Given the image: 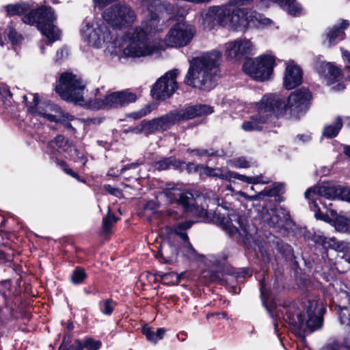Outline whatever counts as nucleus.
I'll list each match as a JSON object with an SVG mask.
<instances>
[{
	"label": "nucleus",
	"instance_id": "obj_1",
	"mask_svg": "<svg viewBox=\"0 0 350 350\" xmlns=\"http://www.w3.org/2000/svg\"><path fill=\"white\" fill-rule=\"evenodd\" d=\"M85 88V84L81 77L71 72H64L59 77L55 90L63 100L79 105H87L92 109L122 107L134 103L137 98L135 93L123 90L111 92L104 98H96L85 103L83 99Z\"/></svg>",
	"mask_w": 350,
	"mask_h": 350
},
{
	"label": "nucleus",
	"instance_id": "obj_2",
	"mask_svg": "<svg viewBox=\"0 0 350 350\" xmlns=\"http://www.w3.org/2000/svg\"><path fill=\"white\" fill-rule=\"evenodd\" d=\"M160 198H165L168 203L177 202L186 211L204 218L208 222L217 223L230 235L238 233L240 236H245L247 240L249 239L243 217L235 213L228 215V217L221 216V214L211 212L204 207L196 206L195 204L200 202L202 198L199 197L197 200L193 199L191 193L185 192L178 185L167 184Z\"/></svg>",
	"mask_w": 350,
	"mask_h": 350
},
{
	"label": "nucleus",
	"instance_id": "obj_3",
	"mask_svg": "<svg viewBox=\"0 0 350 350\" xmlns=\"http://www.w3.org/2000/svg\"><path fill=\"white\" fill-rule=\"evenodd\" d=\"M33 4L27 2H21L8 4L4 7L8 16L22 15V21L29 25H35L46 37L50 42L59 40L60 37L59 29L53 25L56 16L51 8L45 5L33 9Z\"/></svg>",
	"mask_w": 350,
	"mask_h": 350
},
{
	"label": "nucleus",
	"instance_id": "obj_4",
	"mask_svg": "<svg viewBox=\"0 0 350 350\" xmlns=\"http://www.w3.org/2000/svg\"><path fill=\"white\" fill-rule=\"evenodd\" d=\"M221 59L219 51L212 50L193 57L185 77V83L194 88L209 90L215 85L213 70Z\"/></svg>",
	"mask_w": 350,
	"mask_h": 350
},
{
	"label": "nucleus",
	"instance_id": "obj_5",
	"mask_svg": "<svg viewBox=\"0 0 350 350\" xmlns=\"http://www.w3.org/2000/svg\"><path fill=\"white\" fill-rule=\"evenodd\" d=\"M325 308L319 299H309L299 308L291 306L286 309L284 321L288 322L291 329L300 333L306 328L312 331L320 329L323 325Z\"/></svg>",
	"mask_w": 350,
	"mask_h": 350
},
{
	"label": "nucleus",
	"instance_id": "obj_6",
	"mask_svg": "<svg viewBox=\"0 0 350 350\" xmlns=\"http://www.w3.org/2000/svg\"><path fill=\"white\" fill-rule=\"evenodd\" d=\"M140 8L147 11L148 14L142 21L139 26L135 27V30L146 37L154 36L163 31L166 27L165 19L163 18V12L174 14V5L161 0H138Z\"/></svg>",
	"mask_w": 350,
	"mask_h": 350
},
{
	"label": "nucleus",
	"instance_id": "obj_7",
	"mask_svg": "<svg viewBox=\"0 0 350 350\" xmlns=\"http://www.w3.org/2000/svg\"><path fill=\"white\" fill-rule=\"evenodd\" d=\"M23 101L27 104L29 111L37 116H41L50 122H58L74 133V126H77L81 121L74 116L62 111L57 105L50 102L40 103L38 95L29 94L23 96Z\"/></svg>",
	"mask_w": 350,
	"mask_h": 350
},
{
	"label": "nucleus",
	"instance_id": "obj_8",
	"mask_svg": "<svg viewBox=\"0 0 350 350\" xmlns=\"http://www.w3.org/2000/svg\"><path fill=\"white\" fill-rule=\"evenodd\" d=\"M267 95L270 98V103L273 105L276 111V116L286 110H289L292 114L298 116L308 110L312 99L311 93L306 88L294 91L287 100L275 94Z\"/></svg>",
	"mask_w": 350,
	"mask_h": 350
},
{
	"label": "nucleus",
	"instance_id": "obj_9",
	"mask_svg": "<svg viewBox=\"0 0 350 350\" xmlns=\"http://www.w3.org/2000/svg\"><path fill=\"white\" fill-rule=\"evenodd\" d=\"M123 54L128 57L141 58L150 56L159 51L156 43L137 31L134 29L128 31L124 36Z\"/></svg>",
	"mask_w": 350,
	"mask_h": 350
},
{
	"label": "nucleus",
	"instance_id": "obj_10",
	"mask_svg": "<svg viewBox=\"0 0 350 350\" xmlns=\"http://www.w3.org/2000/svg\"><path fill=\"white\" fill-rule=\"evenodd\" d=\"M102 18L112 28L120 30L135 23L137 14L131 5L118 3L105 9Z\"/></svg>",
	"mask_w": 350,
	"mask_h": 350
},
{
	"label": "nucleus",
	"instance_id": "obj_11",
	"mask_svg": "<svg viewBox=\"0 0 350 350\" xmlns=\"http://www.w3.org/2000/svg\"><path fill=\"white\" fill-rule=\"evenodd\" d=\"M105 23L103 19L85 21L80 30L81 39L92 47H103L112 40L111 31Z\"/></svg>",
	"mask_w": 350,
	"mask_h": 350
},
{
	"label": "nucleus",
	"instance_id": "obj_12",
	"mask_svg": "<svg viewBox=\"0 0 350 350\" xmlns=\"http://www.w3.org/2000/svg\"><path fill=\"white\" fill-rule=\"evenodd\" d=\"M306 198L312 200V206L318 208V201L326 206L321 201L324 198L327 200H334L337 198L350 202V187L340 188L328 183L318 185L314 187L308 189L305 193Z\"/></svg>",
	"mask_w": 350,
	"mask_h": 350
},
{
	"label": "nucleus",
	"instance_id": "obj_13",
	"mask_svg": "<svg viewBox=\"0 0 350 350\" xmlns=\"http://www.w3.org/2000/svg\"><path fill=\"white\" fill-rule=\"evenodd\" d=\"M196 34L195 27L187 21L174 24L163 39V44L170 48H180L189 44Z\"/></svg>",
	"mask_w": 350,
	"mask_h": 350
},
{
	"label": "nucleus",
	"instance_id": "obj_14",
	"mask_svg": "<svg viewBox=\"0 0 350 350\" xmlns=\"http://www.w3.org/2000/svg\"><path fill=\"white\" fill-rule=\"evenodd\" d=\"M274 66L275 57L271 55L264 54L246 61L243 66V69L252 78L264 81L269 79Z\"/></svg>",
	"mask_w": 350,
	"mask_h": 350
},
{
	"label": "nucleus",
	"instance_id": "obj_15",
	"mask_svg": "<svg viewBox=\"0 0 350 350\" xmlns=\"http://www.w3.org/2000/svg\"><path fill=\"white\" fill-rule=\"evenodd\" d=\"M270 101L268 95L262 97L256 105L257 113L251 116L248 120L243 122L241 127L243 131L246 132L260 131L273 114L276 116V111Z\"/></svg>",
	"mask_w": 350,
	"mask_h": 350
},
{
	"label": "nucleus",
	"instance_id": "obj_16",
	"mask_svg": "<svg viewBox=\"0 0 350 350\" xmlns=\"http://www.w3.org/2000/svg\"><path fill=\"white\" fill-rule=\"evenodd\" d=\"M178 72L177 69H174L159 78L151 90L152 96L157 99H165L172 96L178 88Z\"/></svg>",
	"mask_w": 350,
	"mask_h": 350
},
{
	"label": "nucleus",
	"instance_id": "obj_17",
	"mask_svg": "<svg viewBox=\"0 0 350 350\" xmlns=\"http://www.w3.org/2000/svg\"><path fill=\"white\" fill-rule=\"evenodd\" d=\"M200 169L204 170V172L206 174V176L213 177V178H219L222 180H226L230 181L232 178L238 179L241 181L252 184H266L269 183V180L265 179L262 175L255 176H247L245 175L239 174L235 172L230 171V170H224L223 168L220 167H205L200 166L199 167Z\"/></svg>",
	"mask_w": 350,
	"mask_h": 350
},
{
	"label": "nucleus",
	"instance_id": "obj_18",
	"mask_svg": "<svg viewBox=\"0 0 350 350\" xmlns=\"http://www.w3.org/2000/svg\"><path fill=\"white\" fill-rule=\"evenodd\" d=\"M225 54L230 59L240 60L253 55L255 46L246 38H239L225 44Z\"/></svg>",
	"mask_w": 350,
	"mask_h": 350
},
{
	"label": "nucleus",
	"instance_id": "obj_19",
	"mask_svg": "<svg viewBox=\"0 0 350 350\" xmlns=\"http://www.w3.org/2000/svg\"><path fill=\"white\" fill-rule=\"evenodd\" d=\"M48 151L50 154H54L55 152L67 153L74 160H80L83 165L86 159L83 153L75 148L72 144L64 136L59 135L48 144Z\"/></svg>",
	"mask_w": 350,
	"mask_h": 350
},
{
	"label": "nucleus",
	"instance_id": "obj_20",
	"mask_svg": "<svg viewBox=\"0 0 350 350\" xmlns=\"http://www.w3.org/2000/svg\"><path fill=\"white\" fill-rule=\"evenodd\" d=\"M193 224V221H185L176 224L173 226L174 234L179 236L183 241L181 252L184 256L191 260L198 258V254L195 249L189 241V238L185 230L189 228Z\"/></svg>",
	"mask_w": 350,
	"mask_h": 350
},
{
	"label": "nucleus",
	"instance_id": "obj_21",
	"mask_svg": "<svg viewBox=\"0 0 350 350\" xmlns=\"http://www.w3.org/2000/svg\"><path fill=\"white\" fill-rule=\"evenodd\" d=\"M285 65L283 85L286 90H292L302 83L303 72L300 66L293 60L286 62Z\"/></svg>",
	"mask_w": 350,
	"mask_h": 350
},
{
	"label": "nucleus",
	"instance_id": "obj_22",
	"mask_svg": "<svg viewBox=\"0 0 350 350\" xmlns=\"http://www.w3.org/2000/svg\"><path fill=\"white\" fill-rule=\"evenodd\" d=\"M177 122L175 113L172 111L160 118L146 122L139 130L145 131L148 134L158 131H165Z\"/></svg>",
	"mask_w": 350,
	"mask_h": 350
},
{
	"label": "nucleus",
	"instance_id": "obj_23",
	"mask_svg": "<svg viewBox=\"0 0 350 350\" xmlns=\"http://www.w3.org/2000/svg\"><path fill=\"white\" fill-rule=\"evenodd\" d=\"M174 112L178 122L211 114L213 112V108L210 105L200 104L187 106L181 109L175 110Z\"/></svg>",
	"mask_w": 350,
	"mask_h": 350
},
{
	"label": "nucleus",
	"instance_id": "obj_24",
	"mask_svg": "<svg viewBox=\"0 0 350 350\" xmlns=\"http://www.w3.org/2000/svg\"><path fill=\"white\" fill-rule=\"evenodd\" d=\"M316 70L319 77L329 85L339 81L342 79L340 69L329 62H321L317 63Z\"/></svg>",
	"mask_w": 350,
	"mask_h": 350
},
{
	"label": "nucleus",
	"instance_id": "obj_25",
	"mask_svg": "<svg viewBox=\"0 0 350 350\" xmlns=\"http://www.w3.org/2000/svg\"><path fill=\"white\" fill-rule=\"evenodd\" d=\"M245 20L246 22V28L248 27L262 28L269 26L272 23V21L269 18L265 17L261 14L254 10L247 9H245Z\"/></svg>",
	"mask_w": 350,
	"mask_h": 350
},
{
	"label": "nucleus",
	"instance_id": "obj_26",
	"mask_svg": "<svg viewBox=\"0 0 350 350\" xmlns=\"http://www.w3.org/2000/svg\"><path fill=\"white\" fill-rule=\"evenodd\" d=\"M284 187V184L282 183H275L273 185L272 188H265L256 195L249 196L241 191H237V194L247 200H254L260 199L263 196H275L283 190Z\"/></svg>",
	"mask_w": 350,
	"mask_h": 350
},
{
	"label": "nucleus",
	"instance_id": "obj_27",
	"mask_svg": "<svg viewBox=\"0 0 350 350\" xmlns=\"http://www.w3.org/2000/svg\"><path fill=\"white\" fill-rule=\"evenodd\" d=\"M347 21H342L340 26L334 25L327 29L326 37L329 45L334 44L344 38V29L349 27Z\"/></svg>",
	"mask_w": 350,
	"mask_h": 350
},
{
	"label": "nucleus",
	"instance_id": "obj_28",
	"mask_svg": "<svg viewBox=\"0 0 350 350\" xmlns=\"http://www.w3.org/2000/svg\"><path fill=\"white\" fill-rule=\"evenodd\" d=\"M245 14V9H233L228 29L233 31H245L246 29Z\"/></svg>",
	"mask_w": 350,
	"mask_h": 350
},
{
	"label": "nucleus",
	"instance_id": "obj_29",
	"mask_svg": "<svg viewBox=\"0 0 350 350\" xmlns=\"http://www.w3.org/2000/svg\"><path fill=\"white\" fill-rule=\"evenodd\" d=\"M278 3L283 10L293 16H299L302 12L301 6L294 0H271Z\"/></svg>",
	"mask_w": 350,
	"mask_h": 350
},
{
	"label": "nucleus",
	"instance_id": "obj_30",
	"mask_svg": "<svg viewBox=\"0 0 350 350\" xmlns=\"http://www.w3.org/2000/svg\"><path fill=\"white\" fill-rule=\"evenodd\" d=\"M219 7H213L203 14V25L206 29H211L219 24Z\"/></svg>",
	"mask_w": 350,
	"mask_h": 350
},
{
	"label": "nucleus",
	"instance_id": "obj_31",
	"mask_svg": "<svg viewBox=\"0 0 350 350\" xmlns=\"http://www.w3.org/2000/svg\"><path fill=\"white\" fill-rule=\"evenodd\" d=\"M142 332L149 342L156 344L164 337L166 331L164 328L161 327L158 328L156 332H154L148 325H145L142 327Z\"/></svg>",
	"mask_w": 350,
	"mask_h": 350
},
{
	"label": "nucleus",
	"instance_id": "obj_32",
	"mask_svg": "<svg viewBox=\"0 0 350 350\" xmlns=\"http://www.w3.org/2000/svg\"><path fill=\"white\" fill-rule=\"evenodd\" d=\"M228 256L226 252H222L219 255L208 254L205 256H201V260L208 266H219L224 262Z\"/></svg>",
	"mask_w": 350,
	"mask_h": 350
},
{
	"label": "nucleus",
	"instance_id": "obj_33",
	"mask_svg": "<svg viewBox=\"0 0 350 350\" xmlns=\"http://www.w3.org/2000/svg\"><path fill=\"white\" fill-rule=\"evenodd\" d=\"M342 126V121L340 117H337L334 123L325 126L323 135L328 138L336 137Z\"/></svg>",
	"mask_w": 350,
	"mask_h": 350
},
{
	"label": "nucleus",
	"instance_id": "obj_34",
	"mask_svg": "<svg viewBox=\"0 0 350 350\" xmlns=\"http://www.w3.org/2000/svg\"><path fill=\"white\" fill-rule=\"evenodd\" d=\"M183 273L177 274L174 272L163 273L159 272L157 275L161 278L162 282L167 285H176L179 283Z\"/></svg>",
	"mask_w": 350,
	"mask_h": 350
},
{
	"label": "nucleus",
	"instance_id": "obj_35",
	"mask_svg": "<svg viewBox=\"0 0 350 350\" xmlns=\"http://www.w3.org/2000/svg\"><path fill=\"white\" fill-rule=\"evenodd\" d=\"M233 14V9L227 7H219V25L228 28L230 19Z\"/></svg>",
	"mask_w": 350,
	"mask_h": 350
},
{
	"label": "nucleus",
	"instance_id": "obj_36",
	"mask_svg": "<svg viewBox=\"0 0 350 350\" xmlns=\"http://www.w3.org/2000/svg\"><path fill=\"white\" fill-rule=\"evenodd\" d=\"M329 246L338 253L350 252V243L343 241H338L335 238H330L329 240Z\"/></svg>",
	"mask_w": 350,
	"mask_h": 350
},
{
	"label": "nucleus",
	"instance_id": "obj_37",
	"mask_svg": "<svg viewBox=\"0 0 350 350\" xmlns=\"http://www.w3.org/2000/svg\"><path fill=\"white\" fill-rule=\"evenodd\" d=\"M260 297H261L262 302L263 305L267 308V310H268L269 312L271 314V315L272 317H273L275 315L274 312L272 310V309L268 308L267 301H268V299L269 297V293L265 286V280H263L262 281H260ZM275 317L278 319H280V315L279 314H276Z\"/></svg>",
	"mask_w": 350,
	"mask_h": 350
},
{
	"label": "nucleus",
	"instance_id": "obj_38",
	"mask_svg": "<svg viewBox=\"0 0 350 350\" xmlns=\"http://www.w3.org/2000/svg\"><path fill=\"white\" fill-rule=\"evenodd\" d=\"M228 165L232 167L235 168H248L252 166V163L244 157H239L229 160Z\"/></svg>",
	"mask_w": 350,
	"mask_h": 350
},
{
	"label": "nucleus",
	"instance_id": "obj_39",
	"mask_svg": "<svg viewBox=\"0 0 350 350\" xmlns=\"http://www.w3.org/2000/svg\"><path fill=\"white\" fill-rule=\"evenodd\" d=\"M338 317L340 323L345 326H350V306L340 309Z\"/></svg>",
	"mask_w": 350,
	"mask_h": 350
},
{
	"label": "nucleus",
	"instance_id": "obj_40",
	"mask_svg": "<svg viewBox=\"0 0 350 350\" xmlns=\"http://www.w3.org/2000/svg\"><path fill=\"white\" fill-rule=\"evenodd\" d=\"M209 203L213 205L220 206L224 209H228L229 205L224 202L223 200L220 199L215 193L211 191L206 196Z\"/></svg>",
	"mask_w": 350,
	"mask_h": 350
},
{
	"label": "nucleus",
	"instance_id": "obj_41",
	"mask_svg": "<svg viewBox=\"0 0 350 350\" xmlns=\"http://www.w3.org/2000/svg\"><path fill=\"white\" fill-rule=\"evenodd\" d=\"M334 226L338 231L349 232V224L347 221L342 217H336V220L334 221Z\"/></svg>",
	"mask_w": 350,
	"mask_h": 350
},
{
	"label": "nucleus",
	"instance_id": "obj_42",
	"mask_svg": "<svg viewBox=\"0 0 350 350\" xmlns=\"http://www.w3.org/2000/svg\"><path fill=\"white\" fill-rule=\"evenodd\" d=\"M117 221L116 217L113 214L110 213V209L108 208V213L105 217L103 218V227L105 231H108L111 227L115 224Z\"/></svg>",
	"mask_w": 350,
	"mask_h": 350
},
{
	"label": "nucleus",
	"instance_id": "obj_43",
	"mask_svg": "<svg viewBox=\"0 0 350 350\" xmlns=\"http://www.w3.org/2000/svg\"><path fill=\"white\" fill-rule=\"evenodd\" d=\"M175 159L172 158H166L161 160L156 163L155 167L159 170H165L170 167V166H174Z\"/></svg>",
	"mask_w": 350,
	"mask_h": 350
},
{
	"label": "nucleus",
	"instance_id": "obj_44",
	"mask_svg": "<svg viewBox=\"0 0 350 350\" xmlns=\"http://www.w3.org/2000/svg\"><path fill=\"white\" fill-rule=\"evenodd\" d=\"M86 277V274L85 271L81 269H76L72 275H71V281L74 284H80L81 283Z\"/></svg>",
	"mask_w": 350,
	"mask_h": 350
},
{
	"label": "nucleus",
	"instance_id": "obj_45",
	"mask_svg": "<svg viewBox=\"0 0 350 350\" xmlns=\"http://www.w3.org/2000/svg\"><path fill=\"white\" fill-rule=\"evenodd\" d=\"M152 111V107L150 105H147L142 109H141L138 111L131 113L129 116L134 119L141 118L147 114H148Z\"/></svg>",
	"mask_w": 350,
	"mask_h": 350
},
{
	"label": "nucleus",
	"instance_id": "obj_46",
	"mask_svg": "<svg viewBox=\"0 0 350 350\" xmlns=\"http://www.w3.org/2000/svg\"><path fill=\"white\" fill-rule=\"evenodd\" d=\"M8 37L13 44L18 43L21 39V36L18 34L16 30L10 26L8 27Z\"/></svg>",
	"mask_w": 350,
	"mask_h": 350
},
{
	"label": "nucleus",
	"instance_id": "obj_47",
	"mask_svg": "<svg viewBox=\"0 0 350 350\" xmlns=\"http://www.w3.org/2000/svg\"><path fill=\"white\" fill-rule=\"evenodd\" d=\"M101 346L99 340H94L92 338H88L84 341V347L88 350H98Z\"/></svg>",
	"mask_w": 350,
	"mask_h": 350
},
{
	"label": "nucleus",
	"instance_id": "obj_48",
	"mask_svg": "<svg viewBox=\"0 0 350 350\" xmlns=\"http://www.w3.org/2000/svg\"><path fill=\"white\" fill-rule=\"evenodd\" d=\"M101 311L106 315H109L113 310V304L111 300L107 299L100 305Z\"/></svg>",
	"mask_w": 350,
	"mask_h": 350
},
{
	"label": "nucleus",
	"instance_id": "obj_49",
	"mask_svg": "<svg viewBox=\"0 0 350 350\" xmlns=\"http://www.w3.org/2000/svg\"><path fill=\"white\" fill-rule=\"evenodd\" d=\"M56 162L59 166H61L62 167V169L65 173L71 176L73 178H75L79 180V176L74 171H72L71 169H70L64 161H59L57 159Z\"/></svg>",
	"mask_w": 350,
	"mask_h": 350
},
{
	"label": "nucleus",
	"instance_id": "obj_50",
	"mask_svg": "<svg viewBox=\"0 0 350 350\" xmlns=\"http://www.w3.org/2000/svg\"><path fill=\"white\" fill-rule=\"evenodd\" d=\"M342 57L346 59L349 65L345 67V72H347V77L350 80V53L345 50L341 49Z\"/></svg>",
	"mask_w": 350,
	"mask_h": 350
},
{
	"label": "nucleus",
	"instance_id": "obj_51",
	"mask_svg": "<svg viewBox=\"0 0 350 350\" xmlns=\"http://www.w3.org/2000/svg\"><path fill=\"white\" fill-rule=\"evenodd\" d=\"M200 166H202V167H209L208 166H206V165H196L194 163H189L187 166L188 167V170L189 171H192L193 170L194 172H199L200 174H205L206 175L204 172V170L202 169H200L199 167Z\"/></svg>",
	"mask_w": 350,
	"mask_h": 350
},
{
	"label": "nucleus",
	"instance_id": "obj_52",
	"mask_svg": "<svg viewBox=\"0 0 350 350\" xmlns=\"http://www.w3.org/2000/svg\"><path fill=\"white\" fill-rule=\"evenodd\" d=\"M105 190L108 192L109 193L115 196H119L121 194L120 191L115 187H113L110 185H106L104 186Z\"/></svg>",
	"mask_w": 350,
	"mask_h": 350
},
{
	"label": "nucleus",
	"instance_id": "obj_53",
	"mask_svg": "<svg viewBox=\"0 0 350 350\" xmlns=\"http://www.w3.org/2000/svg\"><path fill=\"white\" fill-rule=\"evenodd\" d=\"M191 152H193L194 154L198 155V156H212V155H213V152H210L209 150H205V149L191 150Z\"/></svg>",
	"mask_w": 350,
	"mask_h": 350
},
{
	"label": "nucleus",
	"instance_id": "obj_54",
	"mask_svg": "<svg viewBox=\"0 0 350 350\" xmlns=\"http://www.w3.org/2000/svg\"><path fill=\"white\" fill-rule=\"evenodd\" d=\"M315 217L317 219L323 220L327 222L329 221V217L327 215H323L321 211H319V208H318V210L315 212Z\"/></svg>",
	"mask_w": 350,
	"mask_h": 350
},
{
	"label": "nucleus",
	"instance_id": "obj_55",
	"mask_svg": "<svg viewBox=\"0 0 350 350\" xmlns=\"http://www.w3.org/2000/svg\"><path fill=\"white\" fill-rule=\"evenodd\" d=\"M297 139L303 142H306L310 141V135H297Z\"/></svg>",
	"mask_w": 350,
	"mask_h": 350
},
{
	"label": "nucleus",
	"instance_id": "obj_56",
	"mask_svg": "<svg viewBox=\"0 0 350 350\" xmlns=\"http://www.w3.org/2000/svg\"><path fill=\"white\" fill-rule=\"evenodd\" d=\"M345 88V86L344 83H339L336 86L333 87L332 89L334 91H340V90H344Z\"/></svg>",
	"mask_w": 350,
	"mask_h": 350
},
{
	"label": "nucleus",
	"instance_id": "obj_57",
	"mask_svg": "<svg viewBox=\"0 0 350 350\" xmlns=\"http://www.w3.org/2000/svg\"><path fill=\"white\" fill-rule=\"evenodd\" d=\"M252 0H233L236 5H244L251 2Z\"/></svg>",
	"mask_w": 350,
	"mask_h": 350
},
{
	"label": "nucleus",
	"instance_id": "obj_58",
	"mask_svg": "<svg viewBox=\"0 0 350 350\" xmlns=\"http://www.w3.org/2000/svg\"><path fill=\"white\" fill-rule=\"evenodd\" d=\"M341 258L350 265V252L343 254Z\"/></svg>",
	"mask_w": 350,
	"mask_h": 350
},
{
	"label": "nucleus",
	"instance_id": "obj_59",
	"mask_svg": "<svg viewBox=\"0 0 350 350\" xmlns=\"http://www.w3.org/2000/svg\"><path fill=\"white\" fill-rule=\"evenodd\" d=\"M70 341V336L68 335H66L63 339V342H62V344L60 347H62L63 348H66L65 347H64V345H65V346L69 343Z\"/></svg>",
	"mask_w": 350,
	"mask_h": 350
},
{
	"label": "nucleus",
	"instance_id": "obj_60",
	"mask_svg": "<svg viewBox=\"0 0 350 350\" xmlns=\"http://www.w3.org/2000/svg\"><path fill=\"white\" fill-rule=\"evenodd\" d=\"M64 53H66V51L64 49H60V50L57 51V55H56L57 59H61L62 57H63Z\"/></svg>",
	"mask_w": 350,
	"mask_h": 350
},
{
	"label": "nucleus",
	"instance_id": "obj_61",
	"mask_svg": "<svg viewBox=\"0 0 350 350\" xmlns=\"http://www.w3.org/2000/svg\"><path fill=\"white\" fill-rule=\"evenodd\" d=\"M345 154L350 159V146H345L343 148Z\"/></svg>",
	"mask_w": 350,
	"mask_h": 350
},
{
	"label": "nucleus",
	"instance_id": "obj_62",
	"mask_svg": "<svg viewBox=\"0 0 350 350\" xmlns=\"http://www.w3.org/2000/svg\"><path fill=\"white\" fill-rule=\"evenodd\" d=\"M144 123H145V122H143L141 125H139V126H137V127L134 128V129H133V131L134 133H141V132H145V133H146V131H143V130H142V131H140V130H139V129L142 128V126Z\"/></svg>",
	"mask_w": 350,
	"mask_h": 350
},
{
	"label": "nucleus",
	"instance_id": "obj_63",
	"mask_svg": "<svg viewBox=\"0 0 350 350\" xmlns=\"http://www.w3.org/2000/svg\"><path fill=\"white\" fill-rule=\"evenodd\" d=\"M76 342H77V345H78V347H77V349H76V350H83V347H84V344H83V345H82V344H81L79 341H78V340H77Z\"/></svg>",
	"mask_w": 350,
	"mask_h": 350
},
{
	"label": "nucleus",
	"instance_id": "obj_64",
	"mask_svg": "<svg viewBox=\"0 0 350 350\" xmlns=\"http://www.w3.org/2000/svg\"><path fill=\"white\" fill-rule=\"evenodd\" d=\"M345 123L347 126L350 127V117H346L345 118Z\"/></svg>",
	"mask_w": 350,
	"mask_h": 350
}]
</instances>
